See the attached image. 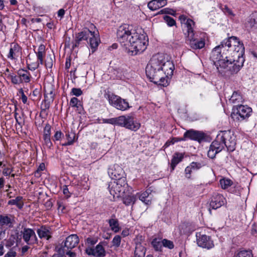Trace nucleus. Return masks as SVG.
Masks as SVG:
<instances>
[{
  "mask_svg": "<svg viewBox=\"0 0 257 257\" xmlns=\"http://www.w3.org/2000/svg\"><path fill=\"white\" fill-rule=\"evenodd\" d=\"M244 54L243 43L236 37L231 36L212 50L210 59L219 73L229 75L238 72L243 66Z\"/></svg>",
  "mask_w": 257,
  "mask_h": 257,
  "instance_id": "nucleus-1",
  "label": "nucleus"
},
{
  "mask_svg": "<svg viewBox=\"0 0 257 257\" xmlns=\"http://www.w3.org/2000/svg\"><path fill=\"white\" fill-rule=\"evenodd\" d=\"M164 54L158 53L153 56L146 68V75L150 81L156 84L167 86L169 83L164 79L162 64Z\"/></svg>",
  "mask_w": 257,
  "mask_h": 257,
  "instance_id": "nucleus-2",
  "label": "nucleus"
},
{
  "mask_svg": "<svg viewBox=\"0 0 257 257\" xmlns=\"http://www.w3.org/2000/svg\"><path fill=\"white\" fill-rule=\"evenodd\" d=\"M125 48L128 50V53L132 55H137L143 52L147 48L148 39L144 34H141L137 31L133 34Z\"/></svg>",
  "mask_w": 257,
  "mask_h": 257,
  "instance_id": "nucleus-3",
  "label": "nucleus"
},
{
  "mask_svg": "<svg viewBox=\"0 0 257 257\" xmlns=\"http://www.w3.org/2000/svg\"><path fill=\"white\" fill-rule=\"evenodd\" d=\"M186 25L187 32H185V35L190 47L194 50L203 48L205 46V40L202 38H197V34L194 31V22L189 20Z\"/></svg>",
  "mask_w": 257,
  "mask_h": 257,
  "instance_id": "nucleus-4",
  "label": "nucleus"
},
{
  "mask_svg": "<svg viewBox=\"0 0 257 257\" xmlns=\"http://www.w3.org/2000/svg\"><path fill=\"white\" fill-rule=\"evenodd\" d=\"M115 180L113 182H111L108 186L109 192L113 197L123 196L125 194L130 193L132 191V189L128 187L125 178Z\"/></svg>",
  "mask_w": 257,
  "mask_h": 257,
  "instance_id": "nucleus-5",
  "label": "nucleus"
},
{
  "mask_svg": "<svg viewBox=\"0 0 257 257\" xmlns=\"http://www.w3.org/2000/svg\"><path fill=\"white\" fill-rule=\"evenodd\" d=\"M136 32V31L133 29L132 26L127 24L122 25L118 27L117 31V40L121 45L125 47L127 44H128L129 40L131 39V37L134 35L133 34Z\"/></svg>",
  "mask_w": 257,
  "mask_h": 257,
  "instance_id": "nucleus-6",
  "label": "nucleus"
},
{
  "mask_svg": "<svg viewBox=\"0 0 257 257\" xmlns=\"http://www.w3.org/2000/svg\"><path fill=\"white\" fill-rule=\"evenodd\" d=\"M232 110L231 114L232 118L240 122L248 119L252 113V108L244 105L234 106Z\"/></svg>",
  "mask_w": 257,
  "mask_h": 257,
  "instance_id": "nucleus-7",
  "label": "nucleus"
},
{
  "mask_svg": "<svg viewBox=\"0 0 257 257\" xmlns=\"http://www.w3.org/2000/svg\"><path fill=\"white\" fill-rule=\"evenodd\" d=\"M106 95L109 104L116 109L125 111L131 107L126 99H123L118 95L113 93H107Z\"/></svg>",
  "mask_w": 257,
  "mask_h": 257,
  "instance_id": "nucleus-8",
  "label": "nucleus"
},
{
  "mask_svg": "<svg viewBox=\"0 0 257 257\" xmlns=\"http://www.w3.org/2000/svg\"><path fill=\"white\" fill-rule=\"evenodd\" d=\"M120 126L124 127L133 131H137L140 128L141 124L135 120L132 115H121Z\"/></svg>",
  "mask_w": 257,
  "mask_h": 257,
  "instance_id": "nucleus-9",
  "label": "nucleus"
},
{
  "mask_svg": "<svg viewBox=\"0 0 257 257\" xmlns=\"http://www.w3.org/2000/svg\"><path fill=\"white\" fill-rule=\"evenodd\" d=\"M222 141L225 144L227 151L232 152L235 149L236 139L235 136L230 131H223L220 133Z\"/></svg>",
  "mask_w": 257,
  "mask_h": 257,
  "instance_id": "nucleus-10",
  "label": "nucleus"
},
{
  "mask_svg": "<svg viewBox=\"0 0 257 257\" xmlns=\"http://www.w3.org/2000/svg\"><path fill=\"white\" fill-rule=\"evenodd\" d=\"M207 135L201 131H198L190 129L187 131L183 135V138L181 140H187L188 139L197 141L199 143L206 141Z\"/></svg>",
  "mask_w": 257,
  "mask_h": 257,
  "instance_id": "nucleus-11",
  "label": "nucleus"
},
{
  "mask_svg": "<svg viewBox=\"0 0 257 257\" xmlns=\"http://www.w3.org/2000/svg\"><path fill=\"white\" fill-rule=\"evenodd\" d=\"M88 25H90V33L89 34L88 39L87 41L92 50V52H94L98 47L100 43V39L98 31L97 30L96 31L93 30L96 29L95 26L90 23H89Z\"/></svg>",
  "mask_w": 257,
  "mask_h": 257,
  "instance_id": "nucleus-12",
  "label": "nucleus"
},
{
  "mask_svg": "<svg viewBox=\"0 0 257 257\" xmlns=\"http://www.w3.org/2000/svg\"><path fill=\"white\" fill-rule=\"evenodd\" d=\"M196 241L198 245L202 248L210 249L214 246L213 241L210 236L196 233Z\"/></svg>",
  "mask_w": 257,
  "mask_h": 257,
  "instance_id": "nucleus-13",
  "label": "nucleus"
},
{
  "mask_svg": "<svg viewBox=\"0 0 257 257\" xmlns=\"http://www.w3.org/2000/svg\"><path fill=\"white\" fill-rule=\"evenodd\" d=\"M162 63V71L165 75L164 78L168 82V79L173 74L175 68L173 62L169 59L168 56L165 54H164V60H163Z\"/></svg>",
  "mask_w": 257,
  "mask_h": 257,
  "instance_id": "nucleus-14",
  "label": "nucleus"
},
{
  "mask_svg": "<svg viewBox=\"0 0 257 257\" xmlns=\"http://www.w3.org/2000/svg\"><path fill=\"white\" fill-rule=\"evenodd\" d=\"M21 235L28 245L36 243L37 238L34 230L31 228L24 227L21 231Z\"/></svg>",
  "mask_w": 257,
  "mask_h": 257,
  "instance_id": "nucleus-15",
  "label": "nucleus"
},
{
  "mask_svg": "<svg viewBox=\"0 0 257 257\" xmlns=\"http://www.w3.org/2000/svg\"><path fill=\"white\" fill-rule=\"evenodd\" d=\"M108 174L109 176L113 180L125 178L124 177L125 173L123 169L117 164L110 166L108 168Z\"/></svg>",
  "mask_w": 257,
  "mask_h": 257,
  "instance_id": "nucleus-16",
  "label": "nucleus"
},
{
  "mask_svg": "<svg viewBox=\"0 0 257 257\" xmlns=\"http://www.w3.org/2000/svg\"><path fill=\"white\" fill-rule=\"evenodd\" d=\"M15 223L14 217L11 214H0V228H11Z\"/></svg>",
  "mask_w": 257,
  "mask_h": 257,
  "instance_id": "nucleus-17",
  "label": "nucleus"
},
{
  "mask_svg": "<svg viewBox=\"0 0 257 257\" xmlns=\"http://www.w3.org/2000/svg\"><path fill=\"white\" fill-rule=\"evenodd\" d=\"M225 202V199L223 195L219 194H214L211 198V201L210 203V208L213 209H216L223 205ZM210 212V209H209Z\"/></svg>",
  "mask_w": 257,
  "mask_h": 257,
  "instance_id": "nucleus-18",
  "label": "nucleus"
},
{
  "mask_svg": "<svg viewBox=\"0 0 257 257\" xmlns=\"http://www.w3.org/2000/svg\"><path fill=\"white\" fill-rule=\"evenodd\" d=\"M88 28H85L82 32H80L76 35L75 40L74 42L73 47H78L80 43L82 40H87L88 39V35L90 33V25H87Z\"/></svg>",
  "mask_w": 257,
  "mask_h": 257,
  "instance_id": "nucleus-19",
  "label": "nucleus"
},
{
  "mask_svg": "<svg viewBox=\"0 0 257 257\" xmlns=\"http://www.w3.org/2000/svg\"><path fill=\"white\" fill-rule=\"evenodd\" d=\"M79 239L77 235L71 234L66 237L64 241V248L72 249L75 247L79 243Z\"/></svg>",
  "mask_w": 257,
  "mask_h": 257,
  "instance_id": "nucleus-20",
  "label": "nucleus"
},
{
  "mask_svg": "<svg viewBox=\"0 0 257 257\" xmlns=\"http://www.w3.org/2000/svg\"><path fill=\"white\" fill-rule=\"evenodd\" d=\"M203 165L199 162H192L189 166H187L185 170V177L188 179L191 178V174L192 172L197 171L201 168Z\"/></svg>",
  "mask_w": 257,
  "mask_h": 257,
  "instance_id": "nucleus-21",
  "label": "nucleus"
},
{
  "mask_svg": "<svg viewBox=\"0 0 257 257\" xmlns=\"http://www.w3.org/2000/svg\"><path fill=\"white\" fill-rule=\"evenodd\" d=\"M21 51L20 46L16 43H12L10 45L9 53L7 55L9 59L14 60L19 56Z\"/></svg>",
  "mask_w": 257,
  "mask_h": 257,
  "instance_id": "nucleus-22",
  "label": "nucleus"
},
{
  "mask_svg": "<svg viewBox=\"0 0 257 257\" xmlns=\"http://www.w3.org/2000/svg\"><path fill=\"white\" fill-rule=\"evenodd\" d=\"M225 144L222 141L220 134L219 133L216 137L215 140L212 142L210 146L213 149L216 150L218 152H221L225 147Z\"/></svg>",
  "mask_w": 257,
  "mask_h": 257,
  "instance_id": "nucleus-23",
  "label": "nucleus"
},
{
  "mask_svg": "<svg viewBox=\"0 0 257 257\" xmlns=\"http://www.w3.org/2000/svg\"><path fill=\"white\" fill-rule=\"evenodd\" d=\"M167 4V0H152L148 3V7L151 10L155 11L165 6Z\"/></svg>",
  "mask_w": 257,
  "mask_h": 257,
  "instance_id": "nucleus-24",
  "label": "nucleus"
},
{
  "mask_svg": "<svg viewBox=\"0 0 257 257\" xmlns=\"http://www.w3.org/2000/svg\"><path fill=\"white\" fill-rule=\"evenodd\" d=\"M17 74L20 76L22 82L29 83L31 81V75L29 71L25 69H20Z\"/></svg>",
  "mask_w": 257,
  "mask_h": 257,
  "instance_id": "nucleus-25",
  "label": "nucleus"
},
{
  "mask_svg": "<svg viewBox=\"0 0 257 257\" xmlns=\"http://www.w3.org/2000/svg\"><path fill=\"white\" fill-rule=\"evenodd\" d=\"M146 250V248L140 242H136L134 257H145Z\"/></svg>",
  "mask_w": 257,
  "mask_h": 257,
  "instance_id": "nucleus-26",
  "label": "nucleus"
},
{
  "mask_svg": "<svg viewBox=\"0 0 257 257\" xmlns=\"http://www.w3.org/2000/svg\"><path fill=\"white\" fill-rule=\"evenodd\" d=\"M184 158V154L176 152L174 153L173 156V158L171 160V167L172 170H174L176 165L182 161Z\"/></svg>",
  "mask_w": 257,
  "mask_h": 257,
  "instance_id": "nucleus-27",
  "label": "nucleus"
},
{
  "mask_svg": "<svg viewBox=\"0 0 257 257\" xmlns=\"http://www.w3.org/2000/svg\"><path fill=\"white\" fill-rule=\"evenodd\" d=\"M65 137L67 141L65 143L62 144V146H67L72 145L75 141L76 134L72 131L70 132H68L66 133Z\"/></svg>",
  "mask_w": 257,
  "mask_h": 257,
  "instance_id": "nucleus-28",
  "label": "nucleus"
},
{
  "mask_svg": "<svg viewBox=\"0 0 257 257\" xmlns=\"http://www.w3.org/2000/svg\"><path fill=\"white\" fill-rule=\"evenodd\" d=\"M37 57L38 59V62L40 63V64H43L44 63V57L45 56V45L41 44L39 46L38 52L36 53Z\"/></svg>",
  "mask_w": 257,
  "mask_h": 257,
  "instance_id": "nucleus-29",
  "label": "nucleus"
},
{
  "mask_svg": "<svg viewBox=\"0 0 257 257\" xmlns=\"http://www.w3.org/2000/svg\"><path fill=\"white\" fill-rule=\"evenodd\" d=\"M229 102L237 105H238V104L239 103L242 102L243 98L241 93L238 91H234L229 99Z\"/></svg>",
  "mask_w": 257,
  "mask_h": 257,
  "instance_id": "nucleus-30",
  "label": "nucleus"
},
{
  "mask_svg": "<svg viewBox=\"0 0 257 257\" xmlns=\"http://www.w3.org/2000/svg\"><path fill=\"white\" fill-rule=\"evenodd\" d=\"M19 235L17 234H12L10 236L8 239H5L4 241L6 242L5 246L7 248H10L13 246L16 242H18Z\"/></svg>",
  "mask_w": 257,
  "mask_h": 257,
  "instance_id": "nucleus-31",
  "label": "nucleus"
},
{
  "mask_svg": "<svg viewBox=\"0 0 257 257\" xmlns=\"http://www.w3.org/2000/svg\"><path fill=\"white\" fill-rule=\"evenodd\" d=\"M108 222L111 230L113 232H118L120 230V227H119L118 221L117 219L111 218L108 220Z\"/></svg>",
  "mask_w": 257,
  "mask_h": 257,
  "instance_id": "nucleus-32",
  "label": "nucleus"
},
{
  "mask_svg": "<svg viewBox=\"0 0 257 257\" xmlns=\"http://www.w3.org/2000/svg\"><path fill=\"white\" fill-rule=\"evenodd\" d=\"M22 199V197L18 196L15 199L9 200L8 203L9 205H16L19 209H22L24 205Z\"/></svg>",
  "mask_w": 257,
  "mask_h": 257,
  "instance_id": "nucleus-33",
  "label": "nucleus"
},
{
  "mask_svg": "<svg viewBox=\"0 0 257 257\" xmlns=\"http://www.w3.org/2000/svg\"><path fill=\"white\" fill-rule=\"evenodd\" d=\"M257 24V12L252 13L248 18L246 25L247 27L252 28Z\"/></svg>",
  "mask_w": 257,
  "mask_h": 257,
  "instance_id": "nucleus-34",
  "label": "nucleus"
},
{
  "mask_svg": "<svg viewBox=\"0 0 257 257\" xmlns=\"http://www.w3.org/2000/svg\"><path fill=\"white\" fill-rule=\"evenodd\" d=\"M37 233L40 238L48 239L50 238L49 231L45 227L42 226L37 230Z\"/></svg>",
  "mask_w": 257,
  "mask_h": 257,
  "instance_id": "nucleus-35",
  "label": "nucleus"
},
{
  "mask_svg": "<svg viewBox=\"0 0 257 257\" xmlns=\"http://www.w3.org/2000/svg\"><path fill=\"white\" fill-rule=\"evenodd\" d=\"M95 250V256L96 257H103L105 255L106 252L103 246L99 243L97 244Z\"/></svg>",
  "mask_w": 257,
  "mask_h": 257,
  "instance_id": "nucleus-36",
  "label": "nucleus"
},
{
  "mask_svg": "<svg viewBox=\"0 0 257 257\" xmlns=\"http://www.w3.org/2000/svg\"><path fill=\"white\" fill-rule=\"evenodd\" d=\"M151 244L156 251H162L163 246L162 240H160V239L155 238L152 240Z\"/></svg>",
  "mask_w": 257,
  "mask_h": 257,
  "instance_id": "nucleus-37",
  "label": "nucleus"
},
{
  "mask_svg": "<svg viewBox=\"0 0 257 257\" xmlns=\"http://www.w3.org/2000/svg\"><path fill=\"white\" fill-rule=\"evenodd\" d=\"M235 257H253V254L250 250H241L235 253Z\"/></svg>",
  "mask_w": 257,
  "mask_h": 257,
  "instance_id": "nucleus-38",
  "label": "nucleus"
},
{
  "mask_svg": "<svg viewBox=\"0 0 257 257\" xmlns=\"http://www.w3.org/2000/svg\"><path fill=\"white\" fill-rule=\"evenodd\" d=\"M123 197V202L127 206L135 201V197L133 195H130L128 193L125 194Z\"/></svg>",
  "mask_w": 257,
  "mask_h": 257,
  "instance_id": "nucleus-39",
  "label": "nucleus"
},
{
  "mask_svg": "<svg viewBox=\"0 0 257 257\" xmlns=\"http://www.w3.org/2000/svg\"><path fill=\"white\" fill-rule=\"evenodd\" d=\"M51 103L49 102V101H47V100H43L40 107L41 113H45L47 114V111L49 109Z\"/></svg>",
  "mask_w": 257,
  "mask_h": 257,
  "instance_id": "nucleus-40",
  "label": "nucleus"
},
{
  "mask_svg": "<svg viewBox=\"0 0 257 257\" xmlns=\"http://www.w3.org/2000/svg\"><path fill=\"white\" fill-rule=\"evenodd\" d=\"M220 184L222 188L225 189L232 185V182L229 179H222L220 180Z\"/></svg>",
  "mask_w": 257,
  "mask_h": 257,
  "instance_id": "nucleus-41",
  "label": "nucleus"
},
{
  "mask_svg": "<svg viewBox=\"0 0 257 257\" xmlns=\"http://www.w3.org/2000/svg\"><path fill=\"white\" fill-rule=\"evenodd\" d=\"M179 20L181 21V23L183 25V31L185 32H187V24L188 22V21L190 20L192 21L190 19H187L186 17L184 15H181L179 17Z\"/></svg>",
  "mask_w": 257,
  "mask_h": 257,
  "instance_id": "nucleus-42",
  "label": "nucleus"
},
{
  "mask_svg": "<svg viewBox=\"0 0 257 257\" xmlns=\"http://www.w3.org/2000/svg\"><path fill=\"white\" fill-rule=\"evenodd\" d=\"M149 191H146L143 193H142L140 196L139 198L140 200H141L142 201L144 202L146 204L149 205L151 204V201L150 200H148L147 202H146V199L147 198L149 197Z\"/></svg>",
  "mask_w": 257,
  "mask_h": 257,
  "instance_id": "nucleus-43",
  "label": "nucleus"
},
{
  "mask_svg": "<svg viewBox=\"0 0 257 257\" xmlns=\"http://www.w3.org/2000/svg\"><path fill=\"white\" fill-rule=\"evenodd\" d=\"M164 20L169 27H172L176 25V21L172 17L168 16H165Z\"/></svg>",
  "mask_w": 257,
  "mask_h": 257,
  "instance_id": "nucleus-44",
  "label": "nucleus"
},
{
  "mask_svg": "<svg viewBox=\"0 0 257 257\" xmlns=\"http://www.w3.org/2000/svg\"><path fill=\"white\" fill-rule=\"evenodd\" d=\"M163 246L167 247L169 249H172L174 248V245L173 241L168 240L167 239H164L162 240Z\"/></svg>",
  "mask_w": 257,
  "mask_h": 257,
  "instance_id": "nucleus-45",
  "label": "nucleus"
},
{
  "mask_svg": "<svg viewBox=\"0 0 257 257\" xmlns=\"http://www.w3.org/2000/svg\"><path fill=\"white\" fill-rule=\"evenodd\" d=\"M120 116L117 117L108 118V123L109 124L120 126Z\"/></svg>",
  "mask_w": 257,
  "mask_h": 257,
  "instance_id": "nucleus-46",
  "label": "nucleus"
},
{
  "mask_svg": "<svg viewBox=\"0 0 257 257\" xmlns=\"http://www.w3.org/2000/svg\"><path fill=\"white\" fill-rule=\"evenodd\" d=\"M51 126L49 123H47L44 129L43 137H50Z\"/></svg>",
  "mask_w": 257,
  "mask_h": 257,
  "instance_id": "nucleus-47",
  "label": "nucleus"
},
{
  "mask_svg": "<svg viewBox=\"0 0 257 257\" xmlns=\"http://www.w3.org/2000/svg\"><path fill=\"white\" fill-rule=\"evenodd\" d=\"M55 94L53 93L52 90H51L49 93L45 94V100L49 101V102H52L54 99Z\"/></svg>",
  "mask_w": 257,
  "mask_h": 257,
  "instance_id": "nucleus-48",
  "label": "nucleus"
},
{
  "mask_svg": "<svg viewBox=\"0 0 257 257\" xmlns=\"http://www.w3.org/2000/svg\"><path fill=\"white\" fill-rule=\"evenodd\" d=\"M219 152L215 149H213V148L210 146L209 149L208 151L207 155L209 158L214 159L216 155Z\"/></svg>",
  "mask_w": 257,
  "mask_h": 257,
  "instance_id": "nucleus-49",
  "label": "nucleus"
},
{
  "mask_svg": "<svg viewBox=\"0 0 257 257\" xmlns=\"http://www.w3.org/2000/svg\"><path fill=\"white\" fill-rule=\"evenodd\" d=\"M121 238L120 235H115L112 240L113 245L116 247L119 246L121 242Z\"/></svg>",
  "mask_w": 257,
  "mask_h": 257,
  "instance_id": "nucleus-50",
  "label": "nucleus"
},
{
  "mask_svg": "<svg viewBox=\"0 0 257 257\" xmlns=\"http://www.w3.org/2000/svg\"><path fill=\"white\" fill-rule=\"evenodd\" d=\"M10 77L11 79L12 82L15 84H18L22 82L20 76L11 75Z\"/></svg>",
  "mask_w": 257,
  "mask_h": 257,
  "instance_id": "nucleus-51",
  "label": "nucleus"
},
{
  "mask_svg": "<svg viewBox=\"0 0 257 257\" xmlns=\"http://www.w3.org/2000/svg\"><path fill=\"white\" fill-rule=\"evenodd\" d=\"M53 59L52 57L48 56L45 61V66L47 68H51L53 66Z\"/></svg>",
  "mask_w": 257,
  "mask_h": 257,
  "instance_id": "nucleus-52",
  "label": "nucleus"
},
{
  "mask_svg": "<svg viewBox=\"0 0 257 257\" xmlns=\"http://www.w3.org/2000/svg\"><path fill=\"white\" fill-rule=\"evenodd\" d=\"M78 102H80V101L76 97H72L70 101V105L73 107H79Z\"/></svg>",
  "mask_w": 257,
  "mask_h": 257,
  "instance_id": "nucleus-53",
  "label": "nucleus"
},
{
  "mask_svg": "<svg viewBox=\"0 0 257 257\" xmlns=\"http://www.w3.org/2000/svg\"><path fill=\"white\" fill-rule=\"evenodd\" d=\"M43 139L44 141V145L49 149H51L53 146V144L51 142L50 137H43Z\"/></svg>",
  "mask_w": 257,
  "mask_h": 257,
  "instance_id": "nucleus-54",
  "label": "nucleus"
},
{
  "mask_svg": "<svg viewBox=\"0 0 257 257\" xmlns=\"http://www.w3.org/2000/svg\"><path fill=\"white\" fill-rule=\"evenodd\" d=\"M221 9L225 14H227L232 17L234 16V14L233 13L232 11L227 6H224Z\"/></svg>",
  "mask_w": 257,
  "mask_h": 257,
  "instance_id": "nucleus-55",
  "label": "nucleus"
},
{
  "mask_svg": "<svg viewBox=\"0 0 257 257\" xmlns=\"http://www.w3.org/2000/svg\"><path fill=\"white\" fill-rule=\"evenodd\" d=\"M71 93L73 95L79 96L82 94V91L80 88H73L71 90Z\"/></svg>",
  "mask_w": 257,
  "mask_h": 257,
  "instance_id": "nucleus-56",
  "label": "nucleus"
},
{
  "mask_svg": "<svg viewBox=\"0 0 257 257\" xmlns=\"http://www.w3.org/2000/svg\"><path fill=\"white\" fill-rule=\"evenodd\" d=\"M64 136L61 131H56L54 135V141H59Z\"/></svg>",
  "mask_w": 257,
  "mask_h": 257,
  "instance_id": "nucleus-57",
  "label": "nucleus"
},
{
  "mask_svg": "<svg viewBox=\"0 0 257 257\" xmlns=\"http://www.w3.org/2000/svg\"><path fill=\"white\" fill-rule=\"evenodd\" d=\"M17 252L11 248L6 254L4 257H16Z\"/></svg>",
  "mask_w": 257,
  "mask_h": 257,
  "instance_id": "nucleus-58",
  "label": "nucleus"
},
{
  "mask_svg": "<svg viewBox=\"0 0 257 257\" xmlns=\"http://www.w3.org/2000/svg\"><path fill=\"white\" fill-rule=\"evenodd\" d=\"M85 252L89 255L95 256L94 248L91 247H87L85 249Z\"/></svg>",
  "mask_w": 257,
  "mask_h": 257,
  "instance_id": "nucleus-59",
  "label": "nucleus"
},
{
  "mask_svg": "<svg viewBox=\"0 0 257 257\" xmlns=\"http://www.w3.org/2000/svg\"><path fill=\"white\" fill-rule=\"evenodd\" d=\"M40 64V63L37 62L36 63L32 64L31 65L28 64V67L31 70H35L39 67Z\"/></svg>",
  "mask_w": 257,
  "mask_h": 257,
  "instance_id": "nucleus-60",
  "label": "nucleus"
},
{
  "mask_svg": "<svg viewBox=\"0 0 257 257\" xmlns=\"http://www.w3.org/2000/svg\"><path fill=\"white\" fill-rule=\"evenodd\" d=\"M63 192L64 194L65 195V196L67 198H69L70 196V193L69 191L67 186L65 185L63 186Z\"/></svg>",
  "mask_w": 257,
  "mask_h": 257,
  "instance_id": "nucleus-61",
  "label": "nucleus"
},
{
  "mask_svg": "<svg viewBox=\"0 0 257 257\" xmlns=\"http://www.w3.org/2000/svg\"><path fill=\"white\" fill-rule=\"evenodd\" d=\"M29 248L30 247L28 245L23 246L21 249V255H24Z\"/></svg>",
  "mask_w": 257,
  "mask_h": 257,
  "instance_id": "nucleus-62",
  "label": "nucleus"
},
{
  "mask_svg": "<svg viewBox=\"0 0 257 257\" xmlns=\"http://www.w3.org/2000/svg\"><path fill=\"white\" fill-rule=\"evenodd\" d=\"M20 92L22 93L21 99L22 102L24 103H26L28 99L27 96L24 94L23 90L22 89L20 90Z\"/></svg>",
  "mask_w": 257,
  "mask_h": 257,
  "instance_id": "nucleus-63",
  "label": "nucleus"
},
{
  "mask_svg": "<svg viewBox=\"0 0 257 257\" xmlns=\"http://www.w3.org/2000/svg\"><path fill=\"white\" fill-rule=\"evenodd\" d=\"M52 257H65L64 254V251H62L61 252V250L60 249L59 250L58 253H55Z\"/></svg>",
  "mask_w": 257,
  "mask_h": 257,
  "instance_id": "nucleus-64",
  "label": "nucleus"
}]
</instances>
